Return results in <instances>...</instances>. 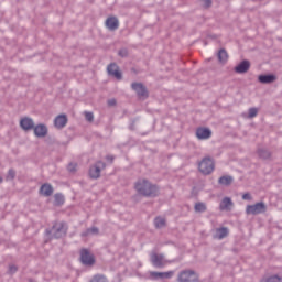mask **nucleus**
<instances>
[{"label": "nucleus", "mask_w": 282, "mask_h": 282, "mask_svg": "<svg viewBox=\"0 0 282 282\" xmlns=\"http://www.w3.org/2000/svg\"><path fill=\"white\" fill-rule=\"evenodd\" d=\"M17 177V171L14 169H9L7 173V181H12Z\"/></svg>", "instance_id": "29"}, {"label": "nucleus", "mask_w": 282, "mask_h": 282, "mask_svg": "<svg viewBox=\"0 0 282 282\" xmlns=\"http://www.w3.org/2000/svg\"><path fill=\"white\" fill-rule=\"evenodd\" d=\"M232 206V199L230 197H225L219 204L220 210H230Z\"/></svg>", "instance_id": "24"}, {"label": "nucleus", "mask_w": 282, "mask_h": 282, "mask_svg": "<svg viewBox=\"0 0 282 282\" xmlns=\"http://www.w3.org/2000/svg\"><path fill=\"white\" fill-rule=\"evenodd\" d=\"M135 122H138L137 119H132L129 124L130 131H135Z\"/></svg>", "instance_id": "36"}, {"label": "nucleus", "mask_w": 282, "mask_h": 282, "mask_svg": "<svg viewBox=\"0 0 282 282\" xmlns=\"http://www.w3.org/2000/svg\"><path fill=\"white\" fill-rule=\"evenodd\" d=\"M232 182H235V178L230 175L220 176L218 180V184H220V186H230Z\"/></svg>", "instance_id": "23"}, {"label": "nucleus", "mask_w": 282, "mask_h": 282, "mask_svg": "<svg viewBox=\"0 0 282 282\" xmlns=\"http://www.w3.org/2000/svg\"><path fill=\"white\" fill-rule=\"evenodd\" d=\"M257 155L260 160H272V151L268 148H258Z\"/></svg>", "instance_id": "19"}, {"label": "nucleus", "mask_w": 282, "mask_h": 282, "mask_svg": "<svg viewBox=\"0 0 282 282\" xmlns=\"http://www.w3.org/2000/svg\"><path fill=\"white\" fill-rule=\"evenodd\" d=\"M177 282H199V273L193 269H185L178 272Z\"/></svg>", "instance_id": "4"}, {"label": "nucleus", "mask_w": 282, "mask_h": 282, "mask_svg": "<svg viewBox=\"0 0 282 282\" xmlns=\"http://www.w3.org/2000/svg\"><path fill=\"white\" fill-rule=\"evenodd\" d=\"M67 115H59L54 119V127L56 129H65L67 127Z\"/></svg>", "instance_id": "16"}, {"label": "nucleus", "mask_w": 282, "mask_h": 282, "mask_svg": "<svg viewBox=\"0 0 282 282\" xmlns=\"http://www.w3.org/2000/svg\"><path fill=\"white\" fill-rule=\"evenodd\" d=\"M173 274H175V272H173V271H167V272L152 271V272H150V276L154 281H164V279H173Z\"/></svg>", "instance_id": "11"}, {"label": "nucleus", "mask_w": 282, "mask_h": 282, "mask_svg": "<svg viewBox=\"0 0 282 282\" xmlns=\"http://www.w3.org/2000/svg\"><path fill=\"white\" fill-rule=\"evenodd\" d=\"M17 272H19V267L14 265V264H10L9 269H8V274H17Z\"/></svg>", "instance_id": "32"}, {"label": "nucleus", "mask_w": 282, "mask_h": 282, "mask_svg": "<svg viewBox=\"0 0 282 282\" xmlns=\"http://www.w3.org/2000/svg\"><path fill=\"white\" fill-rule=\"evenodd\" d=\"M259 83H262V85H270L271 83H274L276 80V75L268 74V75H260L258 77Z\"/></svg>", "instance_id": "20"}, {"label": "nucleus", "mask_w": 282, "mask_h": 282, "mask_svg": "<svg viewBox=\"0 0 282 282\" xmlns=\"http://www.w3.org/2000/svg\"><path fill=\"white\" fill-rule=\"evenodd\" d=\"M35 138H45L47 135V126L44 123H39L33 128Z\"/></svg>", "instance_id": "17"}, {"label": "nucleus", "mask_w": 282, "mask_h": 282, "mask_svg": "<svg viewBox=\"0 0 282 282\" xmlns=\"http://www.w3.org/2000/svg\"><path fill=\"white\" fill-rule=\"evenodd\" d=\"M154 226L155 228H164L166 226V219L160 216L154 218Z\"/></svg>", "instance_id": "27"}, {"label": "nucleus", "mask_w": 282, "mask_h": 282, "mask_svg": "<svg viewBox=\"0 0 282 282\" xmlns=\"http://www.w3.org/2000/svg\"><path fill=\"white\" fill-rule=\"evenodd\" d=\"M90 282H107V278L104 275H95Z\"/></svg>", "instance_id": "33"}, {"label": "nucleus", "mask_w": 282, "mask_h": 282, "mask_svg": "<svg viewBox=\"0 0 282 282\" xmlns=\"http://www.w3.org/2000/svg\"><path fill=\"white\" fill-rule=\"evenodd\" d=\"M195 213H206L208 210V207H206V203L198 202L194 206Z\"/></svg>", "instance_id": "26"}, {"label": "nucleus", "mask_w": 282, "mask_h": 282, "mask_svg": "<svg viewBox=\"0 0 282 282\" xmlns=\"http://www.w3.org/2000/svg\"><path fill=\"white\" fill-rule=\"evenodd\" d=\"M116 104H117L116 99H109L108 100V106L109 107H116Z\"/></svg>", "instance_id": "42"}, {"label": "nucleus", "mask_w": 282, "mask_h": 282, "mask_svg": "<svg viewBox=\"0 0 282 282\" xmlns=\"http://www.w3.org/2000/svg\"><path fill=\"white\" fill-rule=\"evenodd\" d=\"M20 127L23 131H32L34 129V120L30 117H24L20 120Z\"/></svg>", "instance_id": "15"}, {"label": "nucleus", "mask_w": 282, "mask_h": 282, "mask_svg": "<svg viewBox=\"0 0 282 282\" xmlns=\"http://www.w3.org/2000/svg\"><path fill=\"white\" fill-rule=\"evenodd\" d=\"M89 235H91V234H90L89 228H88L85 231H83L80 236L82 237H89Z\"/></svg>", "instance_id": "43"}, {"label": "nucleus", "mask_w": 282, "mask_h": 282, "mask_svg": "<svg viewBox=\"0 0 282 282\" xmlns=\"http://www.w3.org/2000/svg\"><path fill=\"white\" fill-rule=\"evenodd\" d=\"M265 282H282V278L279 275H271L267 278Z\"/></svg>", "instance_id": "30"}, {"label": "nucleus", "mask_w": 282, "mask_h": 282, "mask_svg": "<svg viewBox=\"0 0 282 282\" xmlns=\"http://www.w3.org/2000/svg\"><path fill=\"white\" fill-rule=\"evenodd\" d=\"M203 7L208 9L213 6V0H203Z\"/></svg>", "instance_id": "38"}, {"label": "nucleus", "mask_w": 282, "mask_h": 282, "mask_svg": "<svg viewBox=\"0 0 282 282\" xmlns=\"http://www.w3.org/2000/svg\"><path fill=\"white\" fill-rule=\"evenodd\" d=\"M265 210H268L265 203L260 202V203H256L254 205H248L246 208V214L247 215H261V213H265Z\"/></svg>", "instance_id": "7"}, {"label": "nucleus", "mask_w": 282, "mask_h": 282, "mask_svg": "<svg viewBox=\"0 0 282 282\" xmlns=\"http://www.w3.org/2000/svg\"><path fill=\"white\" fill-rule=\"evenodd\" d=\"M118 56L120 58H129V48L122 47L118 51Z\"/></svg>", "instance_id": "28"}, {"label": "nucleus", "mask_w": 282, "mask_h": 282, "mask_svg": "<svg viewBox=\"0 0 282 282\" xmlns=\"http://www.w3.org/2000/svg\"><path fill=\"white\" fill-rule=\"evenodd\" d=\"M131 88L135 91L138 98L147 100L149 98V89L142 83L134 82L131 84Z\"/></svg>", "instance_id": "6"}, {"label": "nucleus", "mask_w": 282, "mask_h": 282, "mask_svg": "<svg viewBox=\"0 0 282 282\" xmlns=\"http://www.w3.org/2000/svg\"><path fill=\"white\" fill-rule=\"evenodd\" d=\"M107 162H110V164H113V160H116V156L113 155H107L106 156Z\"/></svg>", "instance_id": "41"}, {"label": "nucleus", "mask_w": 282, "mask_h": 282, "mask_svg": "<svg viewBox=\"0 0 282 282\" xmlns=\"http://www.w3.org/2000/svg\"><path fill=\"white\" fill-rule=\"evenodd\" d=\"M150 261L154 268H158L159 270H162V268L166 267V261L164 260L163 253H151Z\"/></svg>", "instance_id": "8"}, {"label": "nucleus", "mask_w": 282, "mask_h": 282, "mask_svg": "<svg viewBox=\"0 0 282 282\" xmlns=\"http://www.w3.org/2000/svg\"><path fill=\"white\" fill-rule=\"evenodd\" d=\"M40 195H43L44 197H52L54 195V187L50 183H44L40 187Z\"/></svg>", "instance_id": "18"}, {"label": "nucleus", "mask_w": 282, "mask_h": 282, "mask_svg": "<svg viewBox=\"0 0 282 282\" xmlns=\"http://www.w3.org/2000/svg\"><path fill=\"white\" fill-rule=\"evenodd\" d=\"M88 229L90 231V235H98V232H100V229H98V227H90Z\"/></svg>", "instance_id": "39"}, {"label": "nucleus", "mask_w": 282, "mask_h": 282, "mask_svg": "<svg viewBox=\"0 0 282 282\" xmlns=\"http://www.w3.org/2000/svg\"><path fill=\"white\" fill-rule=\"evenodd\" d=\"M134 191L142 197H158L160 195V187L145 178H140L134 183Z\"/></svg>", "instance_id": "1"}, {"label": "nucleus", "mask_w": 282, "mask_h": 282, "mask_svg": "<svg viewBox=\"0 0 282 282\" xmlns=\"http://www.w3.org/2000/svg\"><path fill=\"white\" fill-rule=\"evenodd\" d=\"M107 164L102 161H98L95 165L89 169V176L91 180H98L100 177V173L102 169H105Z\"/></svg>", "instance_id": "9"}, {"label": "nucleus", "mask_w": 282, "mask_h": 282, "mask_svg": "<svg viewBox=\"0 0 282 282\" xmlns=\"http://www.w3.org/2000/svg\"><path fill=\"white\" fill-rule=\"evenodd\" d=\"M217 58L218 62L220 63V65H226V63H228V51H226V48H220L217 53Z\"/></svg>", "instance_id": "21"}, {"label": "nucleus", "mask_w": 282, "mask_h": 282, "mask_svg": "<svg viewBox=\"0 0 282 282\" xmlns=\"http://www.w3.org/2000/svg\"><path fill=\"white\" fill-rule=\"evenodd\" d=\"M67 170L69 171V173H76V164L75 163L68 164Z\"/></svg>", "instance_id": "37"}, {"label": "nucleus", "mask_w": 282, "mask_h": 282, "mask_svg": "<svg viewBox=\"0 0 282 282\" xmlns=\"http://www.w3.org/2000/svg\"><path fill=\"white\" fill-rule=\"evenodd\" d=\"M105 25L110 32H116V30L120 28V22L118 21V18L109 17L107 18Z\"/></svg>", "instance_id": "14"}, {"label": "nucleus", "mask_w": 282, "mask_h": 282, "mask_svg": "<svg viewBox=\"0 0 282 282\" xmlns=\"http://www.w3.org/2000/svg\"><path fill=\"white\" fill-rule=\"evenodd\" d=\"M112 72H116V68H112Z\"/></svg>", "instance_id": "45"}, {"label": "nucleus", "mask_w": 282, "mask_h": 282, "mask_svg": "<svg viewBox=\"0 0 282 282\" xmlns=\"http://www.w3.org/2000/svg\"><path fill=\"white\" fill-rule=\"evenodd\" d=\"M0 184H3V177L0 176Z\"/></svg>", "instance_id": "44"}, {"label": "nucleus", "mask_w": 282, "mask_h": 282, "mask_svg": "<svg viewBox=\"0 0 282 282\" xmlns=\"http://www.w3.org/2000/svg\"><path fill=\"white\" fill-rule=\"evenodd\" d=\"M84 116H85L87 122H94V112L85 111Z\"/></svg>", "instance_id": "34"}, {"label": "nucleus", "mask_w": 282, "mask_h": 282, "mask_svg": "<svg viewBox=\"0 0 282 282\" xmlns=\"http://www.w3.org/2000/svg\"><path fill=\"white\" fill-rule=\"evenodd\" d=\"M258 113H259V109L258 108H250L249 109L248 118H257Z\"/></svg>", "instance_id": "31"}, {"label": "nucleus", "mask_w": 282, "mask_h": 282, "mask_svg": "<svg viewBox=\"0 0 282 282\" xmlns=\"http://www.w3.org/2000/svg\"><path fill=\"white\" fill-rule=\"evenodd\" d=\"M79 263L85 268H94L96 265V256L87 248H82L79 251Z\"/></svg>", "instance_id": "3"}, {"label": "nucleus", "mask_w": 282, "mask_h": 282, "mask_svg": "<svg viewBox=\"0 0 282 282\" xmlns=\"http://www.w3.org/2000/svg\"><path fill=\"white\" fill-rule=\"evenodd\" d=\"M67 230H69V226L65 221H55L53 223L52 228L45 229V235L50 241L52 239H63V237H67Z\"/></svg>", "instance_id": "2"}, {"label": "nucleus", "mask_w": 282, "mask_h": 282, "mask_svg": "<svg viewBox=\"0 0 282 282\" xmlns=\"http://www.w3.org/2000/svg\"><path fill=\"white\" fill-rule=\"evenodd\" d=\"M250 70V61L243 59L237 66H235L234 72L236 74H248Z\"/></svg>", "instance_id": "13"}, {"label": "nucleus", "mask_w": 282, "mask_h": 282, "mask_svg": "<svg viewBox=\"0 0 282 282\" xmlns=\"http://www.w3.org/2000/svg\"><path fill=\"white\" fill-rule=\"evenodd\" d=\"M108 76H112L117 80H122V72H120V67L116 63H111L107 66Z\"/></svg>", "instance_id": "10"}, {"label": "nucleus", "mask_w": 282, "mask_h": 282, "mask_svg": "<svg viewBox=\"0 0 282 282\" xmlns=\"http://www.w3.org/2000/svg\"><path fill=\"white\" fill-rule=\"evenodd\" d=\"M65 204V196L63 194L54 195V206H63Z\"/></svg>", "instance_id": "25"}, {"label": "nucleus", "mask_w": 282, "mask_h": 282, "mask_svg": "<svg viewBox=\"0 0 282 282\" xmlns=\"http://www.w3.org/2000/svg\"><path fill=\"white\" fill-rule=\"evenodd\" d=\"M242 199L250 202V199H252V196L250 195V193H246L242 195Z\"/></svg>", "instance_id": "40"}, {"label": "nucleus", "mask_w": 282, "mask_h": 282, "mask_svg": "<svg viewBox=\"0 0 282 282\" xmlns=\"http://www.w3.org/2000/svg\"><path fill=\"white\" fill-rule=\"evenodd\" d=\"M229 230H228V227H220V228H217L216 229V239H226V237H228L229 235Z\"/></svg>", "instance_id": "22"}, {"label": "nucleus", "mask_w": 282, "mask_h": 282, "mask_svg": "<svg viewBox=\"0 0 282 282\" xmlns=\"http://www.w3.org/2000/svg\"><path fill=\"white\" fill-rule=\"evenodd\" d=\"M198 171L203 175H210L213 171H215V161H213V158L205 156L202 159V161L198 163Z\"/></svg>", "instance_id": "5"}, {"label": "nucleus", "mask_w": 282, "mask_h": 282, "mask_svg": "<svg viewBox=\"0 0 282 282\" xmlns=\"http://www.w3.org/2000/svg\"><path fill=\"white\" fill-rule=\"evenodd\" d=\"M46 144H58V141H56L53 137H47L45 140Z\"/></svg>", "instance_id": "35"}, {"label": "nucleus", "mask_w": 282, "mask_h": 282, "mask_svg": "<svg viewBox=\"0 0 282 282\" xmlns=\"http://www.w3.org/2000/svg\"><path fill=\"white\" fill-rule=\"evenodd\" d=\"M213 137V131L210 128H197L196 129V138L198 140H209Z\"/></svg>", "instance_id": "12"}]
</instances>
